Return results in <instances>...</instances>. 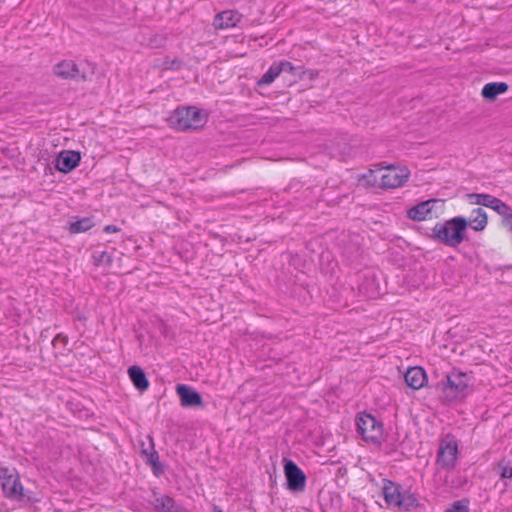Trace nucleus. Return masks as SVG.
<instances>
[{"label": "nucleus", "mask_w": 512, "mask_h": 512, "mask_svg": "<svg viewBox=\"0 0 512 512\" xmlns=\"http://www.w3.org/2000/svg\"><path fill=\"white\" fill-rule=\"evenodd\" d=\"M206 121V115L194 106L179 107L168 118L170 127L179 131L197 130L202 128Z\"/></svg>", "instance_id": "1"}, {"label": "nucleus", "mask_w": 512, "mask_h": 512, "mask_svg": "<svg viewBox=\"0 0 512 512\" xmlns=\"http://www.w3.org/2000/svg\"><path fill=\"white\" fill-rule=\"evenodd\" d=\"M466 228L467 219L462 216H458L443 224H437L433 229V233L440 242L450 247H457L464 240V232Z\"/></svg>", "instance_id": "2"}, {"label": "nucleus", "mask_w": 512, "mask_h": 512, "mask_svg": "<svg viewBox=\"0 0 512 512\" xmlns=\"http://www.w3.org/2000/svg\"><path fill=\"white\" fill-rule=\"evenodd\" d=\"M470 377L468 374L453 370L445 375L441 383V389L445 401L452 402L463 399L469 390Z\"/></svg>", "instance_id": "3"}, {"label": "nucleus", "mask_w": 512, "mask_h": 512, "mask_svg": "<svg viewBox=\"0 0 512 512\" xmlns=\"http://www.w3.org/2000/svg\"><path fill=\"white\" fill-rule=\"evenodd\" d=\"M0 481L5 497L14 501L36 500L24 492L19 474L15 468L0 467Z\"/></svg>", "instance_id": "4"}, {"label": "nucleus", "mask_w": 512, "mask_h": 512, "mask_svg": "<svg viewBox=\"0 0 512 512\" xmlns=\"http://www.w3.org/2000/svg\"><path fill=\"white\" fill-rule=\"evenodd\" d=\"M384 499L390 506L409 511L418 506L416 496L410 491H402L401 487L391 481L383 486Z\"/></svg>", "instance_id": "5"}, {"label": "nucleus", "mask_w": 512, "mask_h": 512, "mask_svg": "<svg viewBox=\"0 0 512 512\" xmlns=\"http://www.w3.org/2000/svg\"><path fill=\"white\" fill-rule=\"evenodd\" d=\"M357 428L363 439L372 444H381L383 440V425L374 416L362 413L357 418Z\"/></svg>", "instance_id": "6"}, {"label": "nucleus", "mask_w": 512, "mask_h": 512, "mask_svg": "<svg viewBox=\"0 0 512 512\" xmlns=\"http://www.w3.org/2000/svg\"><path fill=\"white\" fill-rule=\"evenodd\" d=\"M458 458V443L454 436L446 435L439 444L436 462L444 469H453Z\"/></svg>", "instance_id": "7"}, {"label": "nucleus", "mask_w": 512, "mask_h": 512, "mask_svg": "<svg viewBox=\"0 0 512 512\" xmlns=\"http://www.w3.org/2000/svg\"><path fill=\"white\" fill-rule=\"evenodd\" d=\"M409 175L410 172L405 166H387L381 177L382 187L388 189L401 187L407 182Z\"/></svg>", "instance_id": "8"}, {"label": "nucleus", "mask_w": 512, "mask_h": 512, "mask_svg": "<svg viewBox=\"0 0 512 512\" xmlns=\"http://www.w3.org/2000/svg\"><path fill=\"white\" fill-rule=\"evenodd\" d=\"M284 472L288 489L292 491H302L305 488V474L293 461L289 460L285 463Z\"/></svg>", "instance_id": "9"}, {"label": "nucleus", "mask_w": 512, "mask_h": 512, "mask_svg": "<svg viewBox=\"0 0 512 512\" xmlns=\"http://www.w3.org/2000/svg\"><path fill=\"white\" fill-rule=\"evenodd\" d=\"M469 197L475 200V204L491 208L502 216V218L507 216L508 212L511 210L506 203L490 194L473 193L469 194Z\"/></svg>", "instance_id": "10"}, {"label": "nucleus", "mask_w": 512, "mask_h": 512, "mask_svg": "<svg viewBox=\"0 0 512 512\" xmlns=\"http://www.w3.org/2000/svg\"><path fill=\"white\" fill-rule=\"evenodd\" d=\"M81 160L79 152L73 150H64L56 158L55 167L62 173H69L78 166Z\"/></svg>", "instance_id": "11"}, {"label": "nucleus", "mask_w": 512, "mask_h": 512, "mask_svg": "<svg viewBox=\"0 0 512 512\" xmlns=\"http://www.w3.org/2000/svg\"><path fill=\"white\" fill-rule=\"evenodd\" d=\"M54 73L62 79H86L85 75L80 73L77 64L73 60H63L57 63L54 66Z\"/></svg>", "instance_id": "12"}, {"label": "nucleus", "mask_w": 512, "mask_h": 512, "mask_svg": "<svg viewBox=\"0 0 512 512\" xmlns=\"http://www.w3.org/2000/svg\"><path fill=\"white\" fill-rule=\"evenodd\" d=\"M180 397L181 405L184 407H196L202 405L201 395L185 384H179L176 388Z\"/></svg>", "instance_id": "13"}, {"label": "nucleus", "mask_w": 512, "mask_h": 512, "mask_svg": "<svg viewBox=\"0 0 512 512\" xmlns=\"http://www.w3.org/2000/svg\"><path fill=\"white\" fill-rule=\"evenodd\" d=\"M241 17V14L237 11L226 10L215 16L213 24L216 28L227 29L236 26Z\"/></svg>", "instance_id": "14"}, {"label": "nucleus", "mask_w": 512, "mask_h": 512, "mask_svg": "<svg viewBox=\"0 0 512 512\" xmlns=\"http://www.w3.org/2000/svg\"><path fill=\"white\" fill-rule=\"evenodd\" d=\"M406 384L414 390L422 388L426 381L427 376L423 368L411 367L404 375Z\"/></svg>", "instance_id": "15"}, {"label": "nucleus", "mask_w": 512, "mask_h": 512, "mask_svg": "<svg viewBox=\"0 0 512 512\" xmlns=\"http://www.w3.org/2000/svg\"><path fill=\"white\" fill-rule=\"evenodd\" d=\"M436 203V200H428L421 202L414 207L410 208L407 215L410 219L415 221L425 220L432 212V207Z\"/></svg>", "instance_id": "16"}, {"label": "nucleus", "mask_w": 512, "mask_h": 512, "mask_svg": "<svg viewBox=\"0 0 512 512\" xmlns=\"http://www.w3.org/2000/svg\"><path fill=\"white\" fill-rule=\"evenodd\" d=\"M508 85L505 82H491L484 85L481 95L484 99L494 101L498 95L507 92Z\"/></svg>", "instance_id": "17"}, {"label": "nucleus", "mask_w": 512, "mask_h": 512, "mask_svg": "<svg viewBox=\"0 0 512 512\" xmlns=\"http://www.w3.org/2000/svg\"><path fill=\"white\" fill-rule=\"evenodd\" d=\"M128 374H129V377H130L131 381L133 382L134 386L139 391H145L148 389L149 381H148L144 371L140 367L131 366L128 369Z\"/></svg>", "instance_id": "18"}, {"label": "nucleus", "mask_w": 512, "mask_h": 512, "mask_svg": "<svg viewBox=\"0 0 512 512\" xmlns=\"http://www.w3.org/2000/svg\"><path fill=\"white\" fill-rule=\"evenodd\" d=\"M475 231H482L487 226V214L482 208H476L471 212L467 220V226Z\"/></svg>", "instance_id": "19"}, {"label": "nucleus", "mask_w": 512, "mask_h": 512, "mask_svg": "<svg viewBox=\"0 0 512 512\" xmlns=\"http://www.w3.org/2000/svg\"><path fill=\"white\" fill-rule=\"evenodd\" d=\"M153 505L157 512H178L180 509L176 507L175 501L167 495L157 497Z\"/></svg>", "instance_id": "20"}, {"label": "nucleus", "mask_w": 512, "mask_h": 512, "mask_svg": "<svg viewBox=\"0 0 512 512\" xmlns=\"http://www.w3.org/2000/svg\"><path fill=\"white\" fill-rule=\"evenodd\" d=\"M94 226L91 218L85 217L69 223V231L72 234L86 232Z\"/></svg>", "instance_id": "21"}, {"label": "nucleus", "mask_w": 512, "mask_h": 512, "mask_svg": "<svg viewBox=\"0 0 512 512\" xmlns=\"http://www.w3.org/2000/svg\"><path fill=\"white\" fill-rule=\"evenodd\" d=\"M280 69L277 63H274L270 66L267 72H265L262 77L258 80L259 86H265L271 84L279 75Z\"/></svg>", "instance_id": "22"}, {"label": "nucleus", "mask_w": 512, "mask_h": 512, "mask_svg": "<svg viewBox=\"0 0 512 512\" xmlns=\"http://www.w3.org/2000/svg\"><path fill=\"white\" fill-rule=\"evenodd\" d=\"M93 258L98 265H110L112 263V256L106 251L95 252Z\"/></svg>", "instance_id": "23"}, {"label": "nucleus", "mask_w": 512, "mask_h": 512, "mask_svg": "<svg viewBox=\"0 0 512 512\" xmlns=\"http://www.w3.org/2000/svg\"><path fill=\"white\" fill-rule=\"evenodd\" d=\"M467 500L455 501L445 512H469Z\"/></svg>", "instance_id": "24"}, {"label": "nucleus", "mask_w": 512, "mask_h": 512, "mask_svg": "<svg viewBox=\"0 0 512 512\" xmlns=\"http://www.w3.org/2000/svg\"><path fill=\"white\" fill-rule=\"evenodd\" d=\"M278 64V67L280 69V72H288L291 74L295 73L296 68L293 66L291 62L288 61H281Z\"/></svg>", "instance_id": "25"}, {"label": "nucleus", "mask_w": 512, "mask_h": 512, "mask_svg": "<svg viewBox=\"0 0 512 512\" xmlns=\"http://www.w3.org/2000/svg\"><path fill=\"white\" fill-rule=\"evenodd\" d=\"M500 475L504 479H512V467H510V466L501 467Z\"/></svg>", "instance_id": "26"}, {"label": "nucleus", "mask_w": 512, "mask_h": 512, "mask_svg": "<svg viewBox=\"0 0 512 512\" xmlns=\"http://www.w3.org/2000/svg\"><path fill=\"white\" fill-rule=\"evenodd\" d=\"M503 225L508 227L512 232V209L508 212L507 216L503 218Z\"/></svg>", "instance_id": "27"}, {"label": "nucleus", "mask_w": 512, "mask_h": 512, "mask_svg": "<svg viewBox=\"0 0 512 512\" xmlns=\"http://www.w3.org/2000/svg\"><path fill=\"white\" fill-rule=\"evenodd\" d=\"M120 231V228L115 225H107L104 227V232L106 233H117Z\"/></svg>", "instance_id": "28"}, {"label": "nucleus", "mask_w": 512, "mask_h": 512, "mask_svg": "<svg viewBox=\"0 0 512 512\" xmlns=\"http://www.w3.org/2000/svg\"><path fill=\"white\" fill-rule=\"evenodd\" d=\"M156 460H158V455H157V453H156V452L151 453V454L149 455V457H148V461H149V463H151V464H153V465H154V464H155V462H156Z\"/></svg>", "instance_id": "29"}, {"label": "nucleus", "mask_w": 512, "mask_h": 512, "mask_svg": "<svg viewBox=\"0 0 512 512\" xmlns=\"http://www.w3.org/2000/svg\"><path fill=\"white\" fill-rule=\"evenodd\" d=\"M180 65H181V62H180V61H178V60H173V61L171 62V65H170L168 68H176V69H178V68L180 67Z\"/></svg>", "instance_id": "30"}, {"label": "nucleus", "mask_w": 512, "mask_h": 512, "mask_svg": "<svg viewBox=\"0 0 512 512\" xmlns=\"http://www.w3.org/2000/svg\"><path fill=\"white\" fill-rule=\"evenodd\" d=\"M178 512H189V511H187L186 509H179Z\"/></svg>", "instance_id": "31"}, {"label": "nucleus", "mask_w": 512, "mask_h": 512, "mask_svg": "<svg viewBox=\"0 0 512 512\" xmlns=\"http://www.w3.org/2000/svg\"><path fill=\"white\" fill-rule=\"evenodd\" d=\"M213 512H222L221 510H218L216 507L214 508Z\"/></svg>", "instance_id": "32"}]
</instances>
